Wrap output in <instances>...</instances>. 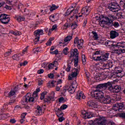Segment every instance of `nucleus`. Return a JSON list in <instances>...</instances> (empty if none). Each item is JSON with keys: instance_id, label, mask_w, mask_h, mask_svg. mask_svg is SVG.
I'll return each mask as SVG.
<instances>
[{"instance_id": "1", "label": "nucleus", "mask_w": 125, "mask_h": 125, "mask_svg": "<svg viewBox=\"0 0 125 125\" xmlns=\"http://www.w3.org/2000/svg\"><path fill=\"white\" fill-rule=\"evenodd\" d=\"M33 97H31V93H28L26 95L23 97L21 104L22 105H26L28 103H33L38 99V94L37 92H34L32 95Z\"/></svg>"}, {"instance_id": "2", "label": "nucleus", "mask_w": 125, "mask_h": 125, "mask_svg": "<svg viewBox=\"0 0 125 125\" xmlns=\"http://www.w3.org/2000/svg\"><path fill=\"white\" fill-rule=\"evenodd\" d=\"M116 19V17L112 14H109L108 17H105L104 18L100 20L99 24L101 27L104 28L107 25H110L113 23V20Z\"/></svg>"}, {"instance_id": "3", "label": "nucleus", "mask_w": 125, "mask_h": 125, "mask_svg": "<svg viewBox=\"0 0 125 125\" xmlns=\"http://www.w3.org/2000/svg\"><path fill=\"white\" fill-rule=\"evenodd\" d=\"M0 21L3 25H6V24H8L10 22V17L7 14H0Z\"/></svg>"}, {"instance_id": "4", "label": "nucleus", "mask_w": 125, "mask_h": 125, "mask_svg": "<svg viewBox=\"0 0 125 125\" xmlns=\"http://www.w3.org/2000/svg\"><path fill=\"white\" fill-rule=\"evenodd\" d=\"M119 7L120 6L117 2H111L108 6V9H109L110 11H112V12H118Z\"/></svg>"}, {"instance_id": "5", "label": "nucleus", "mask_w": 125, "mask_h": 125, "mask_svg": "<svg viewBox=\"0 0 125 125\" xmlns=\"http://www.w3.org/2000/svg\"><path fill=\"white\" fill-rule=\"evenodd\" d=\"M104 45L109 48L111 47H120V46H123V44L121 43H114V42L110 41H107L104 42Z\"/></svg>"}, {"instance_id": "6", "label": "nucleus", "mask_w": 125, "mask_h": 125, "mask_svg": "<svg viewBox=\"0 0 125 125\" xmlns=\"http://www.w3.org/2000/svg\"><path fill=\"white\" fill-rule=\"evenodd\" d=\"M92 93L94 94V97L96 99H99L101 100L104 96V93L100 90H95L92 91Z\"/></svg>"}, {"instance_id": "7", "label": "nucleus", "mask_w": 125, "mask_h": 125, "mask_svg": "<svg viewBox=\"0 0 125 125\" xmlns=\"http://www.w3.org/2000/svg\"><path fill=\"white\" fill-rule=\"evenodd\" d=\"M78 58H79V51L78 50V49L75 48L71 49L69 60H70L71 59L74 60V59Z\"/></svg>"}, {"instance_id": "8", "label": "nucleus", "mask_w": 125, "mask_h": 125, "mask_svg": "<svg viewBox=\"0 0 125 125\" xmlns=\"http://www.w3.org/2000/svg\"><path fill=\"white\" fill-rule=\"evenodd\" d=\"M77 87H78V83H77V81H74L69 86V88L67 89V90L68 91L69 93L73 94L76 91Z\"/></svg>"}, {"instance_id": "9", "label": "nucleus", "mask_w": 125, "mask_h": 125, "mask_svg": "<svg viewBox=\"0 0 125 125\" xmlns=\"http://www.w3.org/2000/svg\"><path fill=\"white\" fill-rule=\"evenodd\" d=\"M112 83L111 82H107L104 83L100 84L97 85V88H100V89H106V88H108L109 90L112 88Z\"/></svg>"}, {"instance_id": "10", "label": "nucleus", "mask_w": 125, "mask_h": 125, "mask_svg": "<svg viewBox=\"0 0 125 125\" xmlns=\"http://www.w3.org/2000/svg\"><path fill=\"white\" fill-rule=\"evenodd\" d=\"M74 43L76 44L79 49H82L83 46V40L80 39V38L77 37L74 39Z\"/></svg>"}, {"instance_id": "11", "label": "nucleus", "mask_w": 125, "mask_h": 125, "mask_svg": "<svg viewBox=\"0 0 125 125\" xmlns=\"http://www.w3.org/2000/svg\"><path fill=\"white\" fill-rule=\"evenodd\" d=\"M55 100V92L52 91L50 96H47L46 98L44 99V102L46 103H50L51 101Z\"/></svg>"}, {"instance_id": "12", "label": "nucleus", "mask_w": 125, "mask_h": 125, "mask_svg": "<svg viewBox=\"0 0 125 125\" xmlns=\"http://www.w3.org/2000/svg\"><path fill=\"white\" fill-rule=\"evenodd\" d=\"M34 36L35 37V42H39L40 41V38L41 36L43 35V30L42 29H38L34 31Z\"/></svg>"}, {"instance_id": "13", "label": "nucleus", "mask_w": 125, "mask_h": 125, "mask_svg": "<svg viewBox=\"0 0 125 125\" xmlns=\"http://www.w3.org/2000/svg\"><path fill=\"white\" fill-rule=\"evenodd\" d=\"M78 74H79V69L77 68H74L71 73L69 74L68 75V80L69 81H72L73 78H76L77 76H78Z\"/></svg>"}, {"instance_id": "14", "label": "nucleus", "mask_w": 125, "mask_h": 125, "mask_svg": "<svg viewBox=\"0 0 125 125\" xmlns=\"http://www.w3.org/2000/svg\"><path fill=\"white\" fill-rule=\"evenodd\" d=\"M73 39V34L71 35H68L66 36L63 40H62V42H59L60 44H62V46H65L66 45V42H69L71 41V40Z\"/></svg>"}, {"instance_id": "15", "label": "nucleus", "mask_w": 125, "mask_h": 125, "mask_svg": "<svg viewBox=\"0 0 125 125\" xmlns=\"http://www.w3.org/2000/svg\"><path fill=\"white\" fill-rule=\"evenodd\" d=\"M118 43H121L123 45L120 47H117L118 48H120L119 49H117L116 54H117L118 55L122 54V53H125V42H118Z\"/></svg>"}, {"instance_id": "16", "label": "nucleus", "mask_w": 125, "mask_h": 125, "mask_svg": "<svg viewBox=\"0 0 125 125\" xmlns=\"http://www.w3.org/2000/svg\"><path fill=\"white\" fill-rule=\"evenodd\" d=\"M81 116L83 119H91L93 117L92 112H86L85 111H82Z\"/></svg>"}, {"instance_id": "17", "label": "nucleus", "mask_w": 125, "mask_h": 125, "mask_svg": "<svg viewBox=\"0 0 125 125\" xmlns=\"http://www.w3.org/2000/svg\"><path fill=\"white\" fill-rule=\"evenodd\" d=\"M104 104H110L111 103V99L110 96H103L101 100Z\"/></svg>"}, {"instance_id": "18", "label": "nucleus", "mask_w": 125, "mask_h": 125, "mask_svg": "<svg viewBox=\"0 0 125 125\" xmlns=\"http://www.w3.org/2000/svg\"><path fill=\"white\" fill-rule=\"evenodd\" d=\"M91 10V8L89 6H86L82 8L81 12L82 14L84 15H88L89 13H90V11Z\"/></svg>"}, {"instance_id": "19", "label": "nucleus", "mask_w": 125, "mask_h": 125, "mask_svg": "<svg viewBox=\"0 0 125 125\" xmlns=\"http://www.w3.org/2000/svg\"><path fill=\"white\" fill-rule=\"evenodd\" d=\"M75 98L78 100H81V99H84L85 98V96L83 94V92L81 91H78L75 96Z\"/></svg>"}, {"instance_id": "20", "label": "nucleus", "mask_w": 125, "mask_h": 125, "mask_svg": "<svg viewBox=\"0 0 125 125\" xmlns=\"http://www.w3.org/2000/svg\"><path fill=\"white\" fill-rule=\"evenodd\" d=\"M124 108V105L123 103H116L115 104V106L113 107V109L115 110V111H120V110H123Z\"/></svg>"}, {"instance_id": "21", "label": "nucleus", "mask_w": 125, "mask_h": 125, "mask_svg": "<svg viewBox=\"0 0 125 125\" xmlns=\"http://www.w3.org/2000/svg\"><path fill=\"white\" fill-rule=\"evenodd\" d=\"M62 83V80H60L57 82L55 81H50L47 84V86L48 87H54V86H55V84H59V83Z\"/></svg>"}, {"instance_id": "22", "label": "nucleus", "mask_w": 125, "mask_h": 125, "mask_svg": "<svg viewBox=\"0 0 125 125\" xmlns=\"http://www.w3.org/2000/svg\"><path fill=\"white\" fill-rule=\"evenodd\" d=\"M95 61H106L108 59L106 58V57L104 55H102L101 56L94 57L93 56Z\"/></svg>"}, {"instance_id": "23", "label": "nucleus", "mask_w": 125, "mask_h": 125, "mask_svg": "<svg viewBox=\"0 0 125 125\" xmlns=\"http://www.w3.org/2000/svg\"><path fill=\"white\" fill-rule=\"evenodd\" d=\"M49 19L52 22H55L59 19V14H54L49 17Z\"/></svg>"}, {"instance_id": "24", "label": "nucleus", "mask_w": 125, "mask_h": 125, "mask_svg": "<svg viewBox=\"0 0 125 125\" xmlns=\"http://www.w3.org/2000/svg\"><path fill=\"white\" fill-rule=\"evenodd\" d=\"M76 3H74L69 8H68L65 12V15H70V14L73 12L75 10L74 9H72V8H76Z\"/></svg>"}, {"instance_id": "25", "label": "nucleus", "mask_w": 125, "mask_h": 125, "mask_svg": "<svg viewBox=\"0 0 125 125\" xmlns=\"http://www.w3.org/2000/svg\"><path fill=\"white\" fill-rule=\"evenodd\" d=\"M72 66H73V59H70L67 62V67L66 69V72H70L71 71Z\"/></svg>"}, {"instance_id": "26", "label": "nucleus", "mask_w": 125, "mask_h": 125, "mask_svg": "<svg viewBox=\"0 0 125 125\" xmlns=\"http://www.w3.org/2000/svg\"><path fill=\"white\" fill-rule=\"evenodd\" d=\"M110 39H116L117 37H119V33L115 30H111L110 32Z\"/></svg>"}, {"instance_id": "27", "label": "nucleus", "mask_w": 125, "mask_h": 125, "mask_svg": "<svg viewBox=\"0 0 125 125\" xmlns=\"http://www.w3.org/2000/svg\"><path fill=\"white\" fill-rule=\"evenodd\" d=\"M36 109L37 110L35 111V113L36 116H41V115H42V107L38 105Z\"/></svg>"}, {"instance_id": "28", "label": "nucleus", "mask_w": 125, "mask_h": 125, "mask_svg": "<svg viewBox=\"0 0 125 125\" xmlns=\"http://www.w3.org/2000/svg\"><path fill=\"white\" fill-rule=\"evenodd\" d=\"M87 105L91 108H98V105L96 103L93 101H90L87 102Z\"/></svg>"}, {"instance_id": "29", "label": "nucleus", "mask_w": 125, "mask_h": 125, "mask_svg": "<svg viewBox=\"0 0 125 125\" xmlns=\"http://www.w3.org/2000/svg\"><path fill=\"white\" fill-rule=\"evenodd\" d=\"M81 17H83L82 15H77L76 13H74V14L70 16V18L72 19H76L77 20L81 19Z\"/></svg>"}, {"instance_id": "30", "label": "nucleus", "mask_w": 125, "mask_h": 125, "mask_svg": "<svg viewBox=\"0 0 125 125\" xmlns=\"http://www.w3.org/2000/svg\"><path fill=\"white\" fill-rule=\"evenodd\" d=\"M15 19L17 18L18 22H21L25 21V17L23 16H16L14 17Z\"/></svg>"}, {"instance_id": "31", "label": "nucleus", "mask_w": 125, "mask_h": 125, "mask_svg": "<svg viewBox=\"0 0 125 125\" xmlns=\"http://www.w3.org/2000/svg\"><path fill=\"white\" fill-rule=\"evenodd\" d=\"M111 88L113 89V92H116V93H118V92H119V91H120L121 89V86H119V85H116L114 86V88L112 87V88Z\"/></svg>"}, {"instance_id": "32", "label": "nucleus", "mask_w": 125, "mask_h": 125, "mask_svg": "<svg viewBox=\"0 0 125 125\" xmlns=\"http://www.w3.org/2000/svg\"><path fill=\"white\" fill-rule=\"evenodd\" d=\"M57 117H60L59 118V122H60V123H62L64 120H65V118L63 117L62 116H63V113H58L57 114Z\"/></svg>"}, {"instance_id": "33", "label": "nucleus", "mask_w": 125, "mask_h": 125, "mask_svg": "<svg viewBox=\"0 0 125 125\" xmlns=\"http://www.w3.org/2000/svg\"><path fill=\"white\" fill-rule=\"evenodd\" d=\"M20 57H21V54H16L13 56V59L14 60H17V61H19L20 60Z\"/></svg>"}, {"instance_id": "34", "label": "nucleus", "mask_w": 125, "mask_h": 125, "mask_svg": "<svg viewBox=\"0 0 125 125\" xmlns=\"http://www.w3.org/2000/svg\"><path fill=\"white\" fill-rule=\"evenodd\" d=\"M16 102V99L14 97L11 98L9 102L7 103V105H13Z\"/></svg>"}, {"instance_id": "35", "label": "nucleus", "mask_w": 125, "mask_h": 125, "mask_svg": "<svg viewBox=\"0 0 125 125\" xmlns=\"http://www.w3.org/2000/svg\"><path fill=\"white\" fill-rule=\"evenodd\" d=\"M16 87L15 88L14 90H11L10 91V92L8 93V97H11V96H13V95H15V94H16V90H17Z\"/></svg>"}, {"instance_id": "36", "label": "nucleus", "mask_w": 125, "mask_h": 125, "mask_svg": "<svg viewBox=\"0 0 125 125\" xmlns=\"http://www.w3.org/2000/svg\"><path fill=\"white\" fill-rule=\"evenodd\" d=\"M109 26H114L115 28H118L120 26V24L119 23V22L118 21H114V22H112L111 23H109Z\"/></svg>"}, {"instance_id": "37", "label": "nucleus", "mask_w": 125, "mask_h": 125, "mask_svg": "<svg viewBox=\"0 0 125 125\" xmlns=\"http://www.w3.org/2000/svg\"><path fill=\"white\" fill-rule=\"evenodd\" d=\"M59 7V6H56L55 4L52 5L51 7L50 8V11H53L55 9H57Z\"/></svg>"}, {"instance_id": "38", "label": "nucleus", "mask_w": 125, "mask_h": 125, "mask_svg": "<svg viewBox=\"0 0 125 125\" xmlns=\"http://www.w3.org/2000/svg\"><path fill=\"white\" fill-rule=\"evenodd\" d=\"M119 5H120L125 9V0H120Z\"/></svg>"}, {"instance_id": "39", "label": "nucleus", "mask_w": 125, "mask_h": 125, "mask_svg": "<svg viewBox=\"0 0 125 125\" xmlns=\"http://www.w3.org/2000/svg\"><path fill=\"white\" fill-rule=\"evenodd\" d=\"M12 34H13V35H14V36H19L22 34L21 33V32H20L18 31H13L12 32Z\"/></svg>"}, {"instance_id": "40", "label": "nucleus", "mask_w": 125, "mask_h": 125, "mask_svg": "<svg viewBox=\"0 0 125 125\" xmlns=\"http://www.w3.org/2000/svg\"><path fill=\"white\" fill-rule=\"evenodd\" d=\"M70 26H71V29H72V30H75V29H77L78 25V24H77V23L74 22V23H72Z\"/></svg>"}, {"instance_id": "41", "label": "nucleus", "mask_w": 125, "mask_h": 125, "mask_svg": "<svg viewBox=\"0 0 125 125\" xmlns=\"http://www.w3.org/2000/svg\"><path fill=\"white\" fill-rule=\"evenodd\" d=\"M47 94V92H44L41 94L40 99L41 100H43L44 99V97H45V95Z\"/></svg>"}, {"instance_id": "42", "label": "nucleus", "mask_w": 125, "mask_h": 125, "mask_svg": "<svg viewBox=\"0 0 125 125\" xmlns=\"http://www.w3.org/2000/svg\"><path fill=\"white\" fill-rule=\"evenodd\" d=\"M69 27H71V24L69 23L68 22H66L64 25H63V29L64 30H67L68 28Z\"/></svg>"}, {"instance_id": "43", "label": "nucleus", "mask_w": 125, "mask_h": 125, "mask_svg": "<svg viewBox=\"0 0 125 125\" xmlns=\"http://www.w3.org/2000/svg\"><path fill=\"white\" fill-rule=\"evenodd\" d=\"M52 41H53V39L50 38L47 42L46 43V45L47 46H50V45H51V44L52 43Z\"/></svg>"}, {"instance_id": "44", "label": "nucleus", "mask_w": 125, "mask_h": 125, "mask_svg": "<svg viewBox=\"0 0 125 125\" xmlns=\"http://www.w3.org/2000/svg\"><path fill=\"white\" fill-rule=\"evenodd\" d=\"M82 58L83 64V65H85V64L86 63V58H85V55H82Z\"/></svg>"}, {"instance_id": "45", "label": "nucleus", "mask_w": 125, "mask_h": 125, "mask_svg": "<svg viewBox=\"0 0 125 125\" xmlns=\"http://www.w3.org/2000/svg\"><path fill=\"white\" fill-rule=\"evenodd\" d=\"M92 34H93V38L94 39V40H97L98 39V35H97V33L95 31H92Z\"/></svg>"}, {"instance_id": "46", "label": "nucleus", "mask_w": 125, "mask_h": 125, "mask_svg": "<svg viewBox=\"0 0 125 125\" xmlns=\"http://www.w3.org/2000/svg\"><path fill=\"white\" fill-rule=\"evenodd\" d=\"M99 77H100V79H101L102 80H105V79H107V75H104L103 73L100 74Z\"/></svg>"}, {"instance_id": "47", "label": "nucleus", "mask_w": 125, "mask_h": 125, "mask_svg": "<svg viewBox=\"0 0 125 125\" xmlns=\"http://www.w3.org/2000/svg\"><path fill=\"white\" fill-rule=\"evenodd\" d=\"M69 50V48L68 47H65L63 49L62 52L64 55H67L68 54V51Z\"/></svg>"}, {"instance_id": "48", "label": "nucleus", "mask_w": 125, "mask_h": 125, "mask_svg": "<svg viewBox=\"0 0 125 125\" xmlns=\"http://www.w3.org/2000/svg\"><path fill=\"white\" fill-rule=\"evenodd\" d=\"M86 24H87V18L84 19L83 27V28H85V26H86Z\"/></svg>"}, {"instance_id": "49", "label": "nucleus", "mask_w": 125, "mask_h": 125, "mask_svg": "<svg viewBox=\"0 0 125 125\" xmlns=\"http://www.w3.org/2000/svg\"><path fill=\"white\" fill-rule=\"evenodd\" d=\"M24 12L25 13V14H26V15H28L30 17V10L27 9H25L24 10Z\"/></svg>"}, {"instance_id": "50", "label": "nucleus", "mask_w": 125, "mask_h": 125, "mask_svg": "<svg viewBox=\"0 0 125 125\" xmlns=\"http://www.w3.org/2000/svg\"><path fill=\"white\" fill-rule=\"evenodd\" d=\"M79 63V58L74 59V66L77 67L78 66V63Z\"/></svg>"}, {"instance_id": "51", "label": "nucleus", "mask_w": 125, "mask_h": 125, "mask_svg": "<svg viewBox=\"0 0 125 125\" xmlns=\"http://www.w3.org/2000/svg\"><path fill=\"white\" fill-rule=\"evenodd\" d=\"M54 67H55V66H54V65L53 64V62L49 64V65H48V68L50 70L53 69Z\"/></svg>"}, {"instance_id": "52", "label": "nucleus", "mask_w": 125, "mask_h": 125, "mask_svg": "<svg viewBox=\"0 0 125 125\" xmlns=\"http://www.w3.org/2000/svg\"><path fill=\"white\" fill-rule=\"evenodd\" d=\"M119 117L125 119V112H122L120 113Z\"/></svg>"}, {"instance_id": "53", "label": "nucleus", "mask_w": 125, "mask_h": 125, "mask_svg": "<svg viewBox=\"0 0 125 125\" xmlns=\"http://www.w3.org/2000/svg\"><path fill=\"white\" fill-rule=\"evenodd\" d=\"M68 107V105L66 104H63L61 106V110H65V109H67Z\"/></svg>"}, {"instance_id": "54", "label": "nucleus", "mask_w": 125, "mask_h": 125, "mask_svg": "<svg viewBox=\"0 0 125 125\" xmlns=\"http://www.w3.org/2000/svg\"><path fill=\"white\" fill-rule=\"evenodd\" d=\"M26 115H27V113H26V112L23 113L22 114H21V119H24L25 120V119L26 118Z\"/></svg>"}, {"instance_id": "55", "label": "nucleus", "mask_w": 125, "mask_h": 125, "mask_svg": "<svg viewBox=\"0 0 125 125\" xmlns=\"http://www.w3.org/2000/svg\"><path fill=\"white\" fill-rule=\"evenodd\" d=\"M51 54H52L53 55H54V54H55L56 55L58 54V50H56L54 51H52L50 52Z\"/></svg>"}, {"instance_id": "56", "label": "nucleus", "mask_w": 125, "mask_h": 125, "mask_svg": "<svg viewBox=\"0 0 125 125\" xmlns=\"http://www.w3.org/2000/svg\"><path fill=\"white\" fill-rule=\"evenodd\" d=\"M34 15H36V12L33 10H31L30 13V16H34Z\"/></svg>"}, {"instance_id": "57", "label": "nucleus", "mask_w": 125, "mask_h": 125, "mask_svg": "<svg viewBox=\"0 0 125 125\" xmlns=\"http://www.w3.org/2000/svg\"><path fill=\"white\" fill-rule=\"evenodd\" d=\"M44 72V70L43 69H40V70H38L37 73L39 75H41V74H42Z\"/></svg>"}, {"instance_id": "58", "label": "nucleus", "mask_w": 125, "mask_h": 125, "mask_svg": "<svg viewBox=\"0 0 125 125\" xmlns=\"http://www.w3.org/2000/svg\"><path fill=\"white\" fill-rule=\"evenodd\" d=\"M28 64V62L24 61L23 62L20 63L21 66H26Z\"/></svg>"}, {"instance_id": "59", "label": "nucleus", "mask_w": 125, "mask_h": 125, "mask_svg": "<svg viewBox=\"0 0 125 125\" xmlns=\"http://www.w3.org/2000/svg\"><path fill=\"white\" fill-rule=\"evenodd\" d=\"M58 62H59L55 60V61H54V62H53V64L55 67H57V66H58Z\"/></svg>"}, {"instance_id": "60", "label": "nucleus", "mask_w": 125, "mask_h": 125, "mask_svg": "<svg viewBox=\"0 0 125 125\" xmlns=\"http://www.w3.org/2000/svg\"><path fill=\"white\" fill-rule=\"evenodd\" d=\"M57 29V25L56 24L53 25L52 28H51V29L53 31H54V30H56Z\"/></svg>"}, {"instance_id": "61", "label": "nucleus", "mask_w": 125, "mask_h": 125, "mask_svg": "<svg viewBox=\"0 0 125 125\" xmlns=\"http://www.w3.org/2000/svg\"><path fill=\"white\" fill-rule=\"evenodd\" d=\"M64 101V98L63 97H61L59 99V102L60 103L63 102Z\"/></svg>"}, {"instance_id": "62", "label": "nucleus", "mask_w": 125, "mask_h": 125, "mask_svg": "<svg viewBox=\"0 0 125 125\" xmlns=\"http://www.w3.org/2000/svg\"><path fill=\"white\" fill-rule=\"evenodd\" d=\"M48 77L50 79H53V78L54 77V75H53V74H50L48 75Z\"/></svg>"}, {"instance_id": "63", "label": "nucleus", "mask_w": 125, "mask_h": 125, "mask_svg": "<svg viewBox=\"0 0 125 125\" xmlns=\"http://www.w3.org/2000/svg\"><path fill=\"white\" fill-rule=\"evenodd\" d=\"M121 99H122L121 96H120V95L116 96V100L117 101H119V100H121Z\"/></svg>"}, {"instance_id": "64", "label": "nucleus", "mask_w": 125, "mask_h": 125, "mask_svg": "<svg viewBox=\"0 0 125 125\" xmlns=\"http://www.w3.org/2000/svg\"><path fill=\"white\" fill-rule=\"evenodd\" d=\"M19 109H20V106H19V105H16L15 106L14 110L17 111V110H19Z\"/></svg>"}]
</instances>
